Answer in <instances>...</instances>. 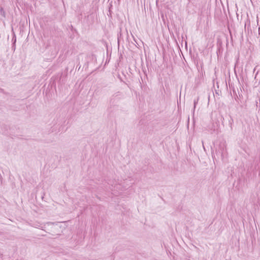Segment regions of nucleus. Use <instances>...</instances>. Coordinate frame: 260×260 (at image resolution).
Returning <instances> with one entry per match:
<instances>
[{"instance_id": "f257e3e1", "label": "nucleus", "mask_w": 260, "mask_h": 260, "mask_svg": "<svg viewBox=\"0 0 260 260\" xmlns=\"http://www.w3.org/2000/svg\"><path fill=\"white\" fill-rule=\"evenodd\" d=\"M52 224H53V223H52V222H47V223L44 224L43 226H41V229L46 228V225H52Z\"/></svg>"}, {"instance_id": "f03ea898", "label": "nucleus", "mask_w": 260, "mask_h": 260, "mask_svg": "<svg viewBox=\"0 0 260 260\" xmlns=\"http://www.w3.org/2000/svg\"><path fill=\"white\" fill-rule=\"evenodd\" d=\"M198 99L197 100L194 101V109L196 108V106L197 104L198 103Z\"/></svg>"}]
</instances>
